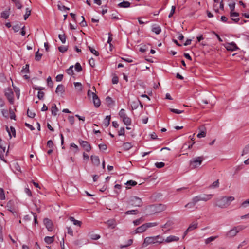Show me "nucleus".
Here are the masks:
<instances>
[{"label":"nucleus","mask_w":249,"mask_h":249,"mask_svg":"<svg viewBox=\"0 0 249 249\" xmlns=\"http://www.w3.org/2000/svg\"><path fill=\"white\" fill-rule=\"evenodd\" d=\"M206 135V132L205 130H201L200 133L197 135V137L199 138H204Z\"/></svg>","instance_id":"39"},{"label":"nucleus","mask_w":249,"mask_h":249,"mask_svg":"<svg viewBox=\"0 0 249 249\" xmlns=\"http://www.w3.org/2000/svg\"><path fill=\"white\" fill-rule=\"evenodd\" d=\"M29 65L26 64L24 67H23L22 70H21V72L22 73L28 72L29 71Z\"/></svg>","instance_id":"43"},{"label":"nucleus","mask_w":249,"mask_h":249,"mask_svg":"<svg viewBox=\"0 0 249 249\" xmlns=\"http://www.w3.org/2000/svg\"><path fill=\"white\" fill-rule=\"evenodd\" d=\"M88 48L89 49L91 53H92L97 56H99V53L97 51L95 50L94 49H93L89 46H88Z\"/></svg>","instance_id":"38"},{"label":"nucleus","mask_w":249,"mask_h":249,"mask_svg":"<svg viewBox=\"0 0 249 249\" xmlns=\"http://www.w3.org/2000/svg\"><path fill=\"white\" fill-rule=\"evenodd\" d=\"M118 6L121 8H128L130 6V3L127 1H123V2L119 3Z\"/></svg>","instance_id":"19"},{"label":"nucleus","mask_w":249,"mask_h":249,"mask_svg":"<svg viewBox=\"0 0 249 249\" xmlns=\"http://www.w3.org/2000/svg\"><path fill=\"white\" fill-rule=\"evenodd\" d=\"M5 95L11 104H14V93L11 88H7L5 90Z\"/></svg>","instance_id":"9"},{"label":"nucleus","mask_w":249,"mask_h":249,"mask_svg":"<svg viewBox=\"0 0 249 249\" xmlns=\"http://www.w3.org/2000/svg\"><path fill=\"white\" fill-rule=\"evenodd\" d=\"M68 120L71 124H73L74 123V118L73 116H69L68 117Z\"/></svg>","instance_id":"62"},{"label":"nucleus","mask_w":249,"mask_h":249,"mask_svg":"<svg viewBox=\"0 0 249 249\" xmlns=\"http://www.w3.org/2000/svg\"><path fill=\"white\" fill-rule=\"evenodd\" d=\"M9 16V12L8 11H5L1 13V18L4 19H7Z\"/></svg>","instance_id":"35"},{"label":"nucleus","mask_w":249,"mask_h":249,"mask_svg":"<svg viewBox=\"0 0 249 249\" xmlns=\"http://www.w3.org/2000/svg\"><path fill=\"white\" fill-rule=\"evenodd\" d=\"M198 223L197 222H192L189 227L187 229L186 231L184 232V236H185L188 232L193 231V230L197 228Z\"/></svg>","instance_id":"12"},{"label":"nucleus","mask_w":249,"mask_h":249,"mask_svg":"<svg viewBox=\"0 0 249 249\" xmlns=\"http://www.w3.org/2000/svg\"><path fill=\"white\" fill-rule=\"evenodd\" d=\"M12 28L15 32H17L21 29V27L19 25L17 24L13 26Z\"/></svg>","instance_id":"63"},{"label":"nucleus","mask_w":249,"mask_h":249,"mask_svg":"<svg viewBox=\"0 0 249 249\" xmlns=\"http://www.w3.org/2000/svg\"><path fill=\"white\" fill-rule=\"evenodd\" d=\"M126 203L133 207H142V199L136 196H130L127 200Z\"/></svg>","instance_id":"3"},{"label":"nucleus","mask_w":249,"mask_h":249,"mask_svg":"<svg viewBox=\"0 0 249 249\" xmlns=\"http://www.w3.org/2000/svg\"><path fill=\"white\" fill-rule=\"evenodd\" d=\"M75 69L77 72H80L82 70V67L80 63H76L75 65Z\"/></svg>","instance_id":"44"},{"label":"nucleus","mask_w":249,"mask_h":249,"mask_svg":"<svg viewBox=\"0 0 249 249\" xmlns=\"http://www.w3.org/2000/svg\"><path fill=\"white\" fill-rule=\"evenodd\" d=\"M42 54L39 53L38 51L36 53L35 59L36 61H39L42 57Z\"/></svg>","instance_id":"49"},{"label":"nucleus","mask_w":249,"mask_h":249,"mask_svg":"<svg viewBox=\"0 0 249 249\" xmlns=\"http://www.w3.org/2000/svg\"><path fill=\"white\" fill-rule=\"evenodd\" d=\"M213 196L212 194H203L195 196L197 201H207L210 200Z\"/></svg>","instance_id":"8"},{"label":"nucleus","mask_w":249,"mask_h":249,"mask_svg":"<svg viewBox=\"0 0 249 249\" xmlns=\"http://www.w3.org/2000/svg\"><path fill=\"white\" fill-rule=\"evenodd\" d=\"M204 160L203 156L196 157L193 158L190 161V167L191 169H194L200 166Z\"/></svg>","instance_id":"4"},{"label":"nucleus","mask_w":249,"mask_h":249,"mask_svg":"<svg viewBox=\"0 0 249 249\" xmlns=\"http://www.w3.org/2000/svg\"><path fill=\"white\" fill-rule=\"evenodd\" d=\"M198 203L195 197H193L192 201L185 205V207L188 209H193L195 207L196 204Z\"/></svg>","instance_id":"13"},{"label":"nucleus","mask_w":249,"mask_h":249,"mask_svg":"<svg viewBox=\"0 0 249 249\" xmlns=\"http://www.w3.org/2000/svg\"><path fill=\"white\" fill-rule=\"evenodd\" d=\"M122 121L124 124L127 126H129L131 124V119L128 116H126V117L122 119Z\"/></svg>","instance_id":"21"},{"label":"nucleus","mask_w":249,"mask_h":249,"mask_svg":"<svg viewBox=\"0 0 249 249\" xmlns=\"http://www.w3.org/2000/svg\"><path fill=\"white\" fill-rule=\"evenodd\" d=\"M94 95H96L94 92H92L90 90H89L88 91L87 95L89 98H90L91 97L93 98L94 97Z\"/></svg>","instance_id":"53"},{"label":"nucleus","mask_w":249,"mask_h":249,"mask_svg":"<svg viewBox=\"0 0 249 249\" xmlns=\"http://www.w3.org/2000/svg\"><path fill=\"white\" fill-rule=\"evenodd\" d=\"M132 147V145L129 142H125L123 144V148L125 150H128Z\"/></svg>","instance_id":"32"},{"label":"nucleus","mask_w":249,"mask_h":249,"mask_svg":"<svg viewBox=\"0 0 249 249\" xmlns=\"http://www.w3.org/2000/svg\"><path fill=\"white\" fill-rule=\"evenodd\" d=\"M58 37L62 43H65L66 42V36L64 34L62 35L59 34L58 35Z\"/></svg>","instance_id":"37"},{"label":"nucleus","mask_w":249,"mask_h":249,"mask_svg":"<svg viewBox=\"0 0 249 249\" xmlns=\"http://www.w3.org/2000/svg\"><path fill=\"white\" fill-rule=\"evenodd\" d=\"M9 114H10V117L11 119H14V120L16 119V115H15L14 112H13V111L12 110V109H11V108H10V109H9Z\"/></svg>","instance_id":"56"},{"label":"nucleus","mask_w":249,"mask_h":249,"mask_svg":"<svg viewBox=\"0 0 249 249\" xmlns=\"http://www.w3.org/2000/svg\"><path fill=\"white\" fill-rule=\"evenodd\" d=\"M164 240V239L160 235L152 237H147L144 239V242L142 244V247H145L151 244H160L163 243Z\"/></svg>","instance_id":"2"},{"label":"nucleus","mask_w":249,"mask_h":249,"mask_svg":"<svg viewBox=\"0 0 249 249\" xmlns=\"http://www.w3.org/2000/svg\"><path fill=\"white\" fill-rule=\"evenodd\" d=\"M1 113L4 117L6 118H8L9 117V113L7 110L2 109L1 110Z\"/></svg>","instance_id":"64"},{"label":"nucleus","mask_w":249,"mask_h":249,"mask_svg":"<svg viewBox=\"0 0 249 249\" xmlns=\"http://www.w3.org/2000/svg\"><path fill=\"white\" fill-rule=\"evenodd\" d=\"M15 4L17 8L18 9H20L22 7V5L21 4V3L20 2V0H18L17 1H16V2Z\"/></svg>","instance_id":"61"},{"label":"nucleus","mask_w":249,"mask_h":249,"mask_svg":"<svg viewBox=\"0 0 249 249\" xmlns=\"http://www.w3.org/2000/svg\"><path fill=\"white\" fill-rule=\"evenodd\" d=\"M225 47L228 51H234L239 49L236 44L233 42L226 43Z\"/></svg>","instance_id":"10"},{"label":"nucleus","mask_w":249,"mask_h":249,"mask_svg":"<svg viewBox=\"0 0 249 249\" xmlns=\"http://www.w3.org/2000/svg\"><path fill=\"white\" fill-rule=\"evenodd\" d=\"M13 167L17 171H20V167L18 163H14L13 164Z\"/></svg>","instance_id":"59"},{"label":"nucleus","mask_w":249,"mask_h":249,"mask_svg":"<svg viewBox=\"0 0 249 249\" xmlns=\"http://www.w3.org/2000/svg\"><path fill=\"white\" fill-rule=\"evenodd\" d=\"M245 228V226L242 225L234 227L226 233V236L228 238L233 237L236 235L238 232L244 229Z\"/></svg>","instance_id":"5"},{"label":"nucleus","mask_w":249,"mask_h":249,"mask_svg":"<svg viewBox=\"0 0 249 249\" xmlns=\"http://www.w3.org/2000/svg\"><path fill=\"white\" fill-rule=\"evenodd\" d=\"M111 117L110 115L107 116L104 120L103 124L106 127H107L110 124Z\"/></svg>","instance_id":"25"},{"label":"nucleus","mask_w":249,"mask_h":249,"mask_svg":"<svg viewBox=\"0 0 249 249\" xmlns=\"http://www.w3.org/2000/svg\"><path fill=\"white\" fill-rule=\"evenodd\" d=\"M31 10L29 8H26V13L24 15V20H26L29 16L31 15Z\"/></svg>","instance_id":"33"},{"label":"nucleus","mask_w":249,"mask_h":249,"mask_svg":"<svg viewBox=\"0 0 249 249\" xmlns=\"http://www.w3.org/2000/svg\"><path fill=\"white\" fill-rule=\"evenodd\" d=\"M173 225V222L172 221H169L164 225H162L161 227L162 228H167L171 227Z\"/></svg>","instance_id":"48"},{"label":"nucleus","mask_w":249,"mask_h":249,"mask_svg":"<svg viewBox=\"0 0 249 249\" xmlns=\"http://www.w3.org/2000/svg\"><path fill=\"white\" fill-rule=\"evenodd\" d=\"M47 82L48 86H49L51 88L53 86V82L52 80V79L50 76H49L47 79Z\"/></svg>","instance_id":"52"},{"label":"nucleus","mask_w":249,"mask_h":249,"mask_svg":"<svg viewBox=\"0 0 249 249\" xmlns=\"http://www.w3.org/2000/svg\"><path fill=\"white\" fill-rule=\"evenodd\" d=\"M218 236H211L209 238H208L205 240V243L206 244H209L210 242L214 241L215 239H216L217 238H218Z\"/></svg>","instance_id":"34"},{"label":"nucleus","mask_w":249,"mask_h":249,"mask_svg":"<svg viewBox=\"0 0 249 249\" xmlns=\"http://www.w3.org/2000/svg\"><path fill=\"white\" fill-rule=\"evenodd\" d=\"M67 72L70 75L73 74V66H71L68 69H67Z\"/></svg>","instance_id":"57"},{"label":"nucleus","mask_w":249,"mask_h":249,"mask_svg":"<svg viewBox=\"0 0 249 249\" xmlns=\"http://www.w3.org/2000/svg\"><path fill=\"white\" fill-rule=\"evenodd\" d=\"M59 51L61 53H64L68 50V46H61L58 47Z\"/></svg>","instance_id":"45"},{"label":"nucleus","mask_w":249,"mask_h":249,"mask_svg":"<svg viewBox=\"0 0 249 249\" xmlns=\"http://www.w3.org/2000/svg\"><path fill=\"white\" fill-rule=\"evenodd\" d=\"M106 102L107 105L109 106L113 103V101L112 98L109 96H107L106 98Z\"/></svg>","instance_id":"42"},{"label":"nucleus","mask_w":249,"mask_h":249,"mask_svg":"<svg viewBox=\"0 0 249 249\" xmlns=\"http://www.w3.org/2000/svg\"><path fill=\"white\" fill-rule=\"evenodd\" d=\"M74 86L76 88V89L78 91H81L83 89L82 85L80 82H74Z\"/></svg>","instance_id":"28"},{"label":"nucleus","mask_w":249,"mask_h":249,"mask_svg":"<svg viewBox=\"0 0 249 249\" xmlns=\"http://www.w3.org/2000/svg\"><path fill=\"white\" fill-rule=\"evenodd\" d=\"M44 241L48 244H51L54 241V240H53V236H52V237L46 236L44 238Z\"/></svg>","instance_id":"29"},{"label":"nucleus","mask_w":249,"mask_h":249,"mask_svg":"<svg viewBox=\"0 0 249 249\" xmlns=\"http://www.w3.org/2000/svg\"><path fill=\"white\" fill-rule=\"evenodd\" d=\"M58 8L60 10H69L70 8H68L64 5H62L61 4H58Z\"/></svg>","instance_id":"41"},{"label":"nucleus","mask_w":249,"mask_h":249,"mask_svg":"<svg viewBox=\"0 0 249 249\" xmlns=\"http://www.w3.org/2000/svg\"><path fill=\"white\" fill-rule=\"evenodd\" d=\"M5 198L4 190L2 188H0V199L4 200Z\"/></svg>","instance_id":"47"},{"label":"nucleus","mask_w":249,"mask_h":249,"mask_svg":"<svg viewBox=\"0 0 249 249\" xmlns=\"http://www.w3.org/2000/svg\"><path fill=\"white\" fill-rule=\"evenodd\" d=\"M92 163L95 166H99L100 164V159L98 156L92 155L90 156Z\"/></svg>","instance_id":"15"},{"label":"nucleus","mask_w":249,"mask_h":249,"mask_svg":"<svg viewBox=\"0 0 249 249\" xmlns=\"http://www.w3.org/2000/svg\"><path fill=\"white\" fill-rule=\"evenodd\" d=\"M27 115L29 117L33 118L35 117L36 114L34 112H31L29 109H27Z\"/></svg>","instance_id":"50"},{"label":"nucleus","mask_w":249,"mask_h":249,"mask_svg":"<svg viewBox=\"0 0 249 249\" xmlns=\"http://www.w3.org/2000/svg\"><path fill=\"white\" fill-rule=\"evenodd\" d=\"M145 226L146 227L147 229L149 228L154 227L157 226L158 223L157 222H153V223H146L144 224Z\"/></svg>","instance_id":"40"},{"label":"nucleus","mask_w":249,"mask_h":249,"mask_svg":"<svg viewBox=\"0 0 249 249\" xmlns=\"http://www.w3.org/2000/svg\"><path fill=\"white\" fill-rule=\"evenodd\" d=\"M144 221V218L143 217H141L138 219L134 220L133 223L135 226H137L140 225L142 222Z\"/></svg>","instance_id":"30"},{"label":"nucleus","mask_w":249,"mask_h":249,"mask_svg":"<svg viewBox=\"0 0 249 249\" xmlns=\"http://www.w3.org/2000/svg\"><path fill=\"white\" fill-rule=\"evenodd\" d=\"M165 166V163L162 162H156L155 163V166L158 168H161Z\"/></svg>","instance_id":"51"},{"label":"nucleus","mask_w":249,"mask_h":249,"mask_svg":"<svg viewBox=\"0 0 249 249\" xmlns=\"http://www.w3.org/2000/svg\"><path fill=\"white\" fill-rule=\"evenodd\" d=\"M179 237L174 236V235H170L166 238L165 240V242L166 243H170L174 241H178L179 240Z\"/></svg>","instance_id":"16"},{"label":"nucleus","mask_w":249,"mask_h":249,"mask_svg":"<svg viewBox=\"0 0 249 249\" xmlns=\"http://www.w3.org/2000/svg\"><path fill=\"white\" fill-rule=\"evenodd\" d=\"M187 149H189V146H188V143L186 142L182 145L181 150L183 152Z\"/></svg>","instance_id":"60"},{"label":"nucleus","mask_w":249,"mask_h":249,"mask_svg":"<svg viewBox=\"0 0 249 249\" xmlns=\"http://www.w3.org/2000/svg\"><path fill=\"white\" fill-rule=\"evenodd\" d=\"M69 219L70 220L73 222L74 225L81 227L82 224V222L81 221L75 219L72 216L70 217Z\"/></svg>","instance_id":"23"},{"label":"nucleus","mask_w":249,"mask_h":249,"mask_svg":"<svg viewBox=\"0 0 249 249\" xmlns=\"http://www.w3.org/2000/svg\"><path fill=\"white\" fill-rule=\"evenodd\" d=\"M235 3L229 4V6L230 9L231 10L230 16L231 17V19L233 21H234L235 22H237L239 20V18H234V17H239V14L237 12H233V11L234 10V9H235Z\"/></svg>","instance_id":"6"},{"label":"nucleus","mask_w":249,"mask_h":249,"mask_svg":"<svg viewBox=\"0 0 249 249\" xmlns=\"http://www.w3.org/2000/svg\"><path fill=\"white\" fill-rule=\"evenodd\" d=\"M78 142L80 145V146L87 152L90 151L92 147L90 143L86 141L82 140L81 139H79L78 140Z\"/></svg>","instance_id":"7"},{"label":"nucleus","mask_w":249,"mask_h":249,"mask_svg":"<svg viewBox=\"0 0 249 249\" xmlns=\"http://www.w3.org/2000/svg\"><path fill=\"white\" fill-rule=\"evenodd\" d=\"M58 109L55 104H54L51 108L52 114L53 116H56L57 114Z\"/></svg>","instance_id":"26"},{"label":"nucleus","mask_w":249,"mask_h":249,"mask_svg":"<svg viewBox=\"0 0 249 249\" xmlns=\"http://www.w3.org/2000/svg\"><path fill=\"white\" fill-rule=\"evenodd\" d=\"M92 100L95 107H98L100 106L101 102L97 95H94V97L92 98Z\"/></svg>","instance_id":"17"},{"label":"nucleus","mask_w":249,"mask_h":249,"mask_svg":"<svg viewBox=\"0 0 249 249\" xmlns=\"http://www.w3.org/2000/svg\"><path fill=\"white\" fill-rule=\"evenodd\" d=\"M10 131L8 127L7 126L6 127V130H7V132L9 134L10 138H11V137H12V135H11V133H12V135L14 137H15L16 136V131H15L14 127H13V126H11L10 128Z\"/></svg>","instance_id":"20"},{"label":"nucleus","mask_w":249,"mask_h":249,"mask_svg":"<svg viewBox=\"0 0 249 249\" xmlns=\"http://www.w3.org/2000/svg\"><path fill=\"white\" fill-rule=\"evenodd\" d=\"M151 30L153 32H154L157 35L159 34L161 31L160 27L159 26H157L156 25H153L152 26Z\"/></svg>","instance_id":"18"},{"label":"nucleus","mask_w":249,"mask_h":249,"mask_svg":"<svg viewBox=\"0 0 249 249\" xmlns=\"http://www.w3.org/2000/svg\"><path fill=\"white\" fill-rule=\"evenodd\" d=\"M107 224L109 228L113 229L116 226L115 221L114 219H110L107 221Z\"/></svg>","instance_id":"24"},{"label":"nucleus","mask_w":249,"mask_h":249,"mask_svg":"<svg viewBox=\"0 0 249 249\" xmlns=\"http://www.w3.org/2000/svg\"><path fill=\"white\" fill-rule=\"evenodd\" d=\"M249 152V144L247 145L243 150L242 155L246 154Z\"/></svg>","instance_id":"46"},{"label":"nucleus","mask_w":249,"mask_h":249,"mask_svg":"<svg viewBox=\"0 0 249 249\" xmlns=\"http://www.w3.org/2000/svg\"><path fill=\"white\" fill-rule=\"evenodd\" d=\"M235 199L233 196H222L215 199L214 205L220 208L228 207Z\"/></svg>","instance_id":"1"},{"label":"nucleus","mask_w":249,"mask_h":249,"mask_svg":"<svg viewBox=\"0 0 249 249\" xmlns=\"http://www.w3.org/2000/svg\"><path fill=\"white\" fill-rule=\"evenodd\" d=\"M90 238L92 240H97L100 238V236L98 234H91L90 235Z\"/></svg>","instance_id":"55"},{"label":"nucleus","mask_w":249,"mask_h":249,"mask_svg":"<svg viewBox=\"0 0 249 249\" xmlns=\"http://www.w3.org/2000/svg\"><path fill=\"white\" fill-rule=\"evenodd\" d=\"M147 230L144 224L138 227L133 232L134 234L140 233L144 232Z\"/></svg>","instance_id":"14"},{"label":"nucleus","mask_w":249,"mask_h":249,"mask_svg":"<svg viewBox=\"0 0 249 249\" xmlns=\"http://www.w3.org/2000/svg\"><path fill=\"white\" fill-rule=\"evenodd\" d=\"M138 213V211L137 210H129L126 211L125 213V214L126 215L129 214H133L135 215Z\"/></svg>","instance_id":"36"},{"label":"nucleus","mask_w":249,"mask_h":249,"mask_svg":"<svg viewBox=\"0 0 249 249\" xmlns=\"http://www.w3.org/2000/svg\"><path fill=\"white\" fill-rule=\"evenodd\" d=\"M64 92V87L63 85H58L56 88L55 92L57 94H62Z\"/></svg>","instance_id":"22"},{"label":"nucleus","mask_w":249,"mask_h":249,"mask_svg":"<svg viewBox=\"0 0 249 249\" xmlns=\"http://www.w3.org/2000/svg\"><path fill=\"white\" fill-rule=\"evenodd\" d=\"M5 152V147L0 148V159L6 162L4 159V154Z\"/></svg>","instance_id":"27"},{"label":"nucleus","mask_w":249,"mask_h":249,"mask_svg":"<svg viewBox=\"0 0 249 249\" xmlns=\"http://www.w3.org/2000/svg\"><path fill=\"white\" fill-rule=\"evenodd\" d=\"M43 223L46 228L49 231H52L53 230V224L51 220L47 218H44Z\"/></svg>","instance_id":"11"},{"label":"nucleus","mask_w":249,"mask_h":249,"mask_svg":"<svg viewBox=\"0 0 249 249\" xmlns=\"http://www.w3.org/2000/svg\"><path fill=\"white\" fill-rule=\"evenodd\" d=\"M137 184V183L136 181L132 180L128 181L126 183V185H128L131 186H135Z\"/></svg>","instance_id":"58"},{"label":"nucleus","mask_w":249,"mask_h":249,"mask_svg":"<svg viewBox=\"0 0 249 249\" xmlns=\"http://www.w3.org/2000/svg\"><path fill=\"white\" fill-rule=\"evenodd\" d=\"M119 115L122 119L126 117V116H127L124 109H121L120 110L119 112Z\"/></svg>","instance_id":"31"},{"label":"nucleus","mask_w":249,"mask_h":249,"mask_svg":"<svg viewBox=\"0 0 249 249\" xmlns=\"http://www.w3.org/2000/svg\"><path fill=\"white\" fill-rule=\"evenodd\" d=\"M170 110L172 112H173V113H176V114H180V113H181L184 112L183 110H178V109H174V108H170Z\"/></svg>","instance_id":"54"}]
</instances>
